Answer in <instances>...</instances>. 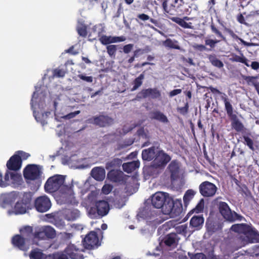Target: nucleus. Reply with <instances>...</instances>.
Returning <instances> with one entry per match:
<instances>
[{
  "instance_id": "nucleus-60",
  "label": "nucleus",
  "mask_w": 259,
  "mask_h": 259,
  "mask_svg": "<svg viewBox=\"0 0 259 259\" xmlns=\"http://www.w3.org/2000/svg\"><path fill=\"white\" fill-rule=\"evenodd\" d=\"M182 90L181 89H175L171 91H170L168 93V96L169 97L171 98L174 96H175L178 94H180L182 93Z\"/></svg>"
},
{
  "instance_id": "nucleus-56",
  "label": "nucleus",
  "mask_w": 259,
  "mask_h": 259,
  "mask_svg": "<svg viewBox=\"0 0 259 259\" xmlns=\"http://www.w3.org/2000/svg\"><path fill=\"white\" fill-rule=\"evenodd\" d=\"M134 45L132 44L125 45L123 48V51L125 54L129 53L133 49Z\"/></svg>"
},
{
  "instance_id": "nucleus-43",
  "label": "nucleus",
  "mask_w": 259,
  "mask_h": 259,
  "mask_svg": "<svg viewBox=\"0 0 259 259\" xmlns=\"http://www.w3.org/2000/svg\"><path fill=\"white\" fill-rule=\"evenodd\" d=\"M221 40L218 39H212L210 38H206L205 39V46H209L210 49L209 50L214 49L216 45L219 43Z\"/></svg>"
},
{
  "instance_id": "nucleus-2",
  "label": "nucleus",
  "mask_w": 259,
  "mask_h": 259,
  "mask_svg": "<svg viewBox=\"0 0 259 259\" xmlns=\"http://www.w3.org/2000/svg\"><path fill=\"white\" fill-rule=\"evenodd\" d=\"M231 230L236 233L243 234L244 236H240L244 245L249 243H259V233L251 226L246 224H237L233 225Z\"/></svg>"
},
{
  "instance_id": "nucleus-54",
  "label": "nucleus",
  "mask_w": 259,
  "mask_h": 259,
  "mask_svg": "<svg viewBox=\"0 0 259 259\" xmlns=\"http://www.w3.org/2000/svg\"><path fill=\"white\" fill-rule=\"evenodd\" d=\"M54 255H55V259H69L67 255L64 252V251L61 253L54 254Z\"/></svg>"
},
{
  "instance_id": "nucleus-20",
  "label": "nucleus",
  "mask_w": 259,
  "mask_h": 259,
  "mask_svg": "<svg viewBox=\"0 0 259 259\" xmlns=\"http://www.w3.org/2000/svg\"><path fill=\"white\" fill-rule=\"evenodd\" d=\"M91 175L95 180L102 181L105 178V170L101 166L95 167L92 169Z\"/></svg>"
},
{
  "instance_id": "nucleus-45",
  "label": "nucleus",
  "mask_w": 259,
  "mask_h": 259,
  "mask_svg": "<svg viewBox=\"0 0 259 259\" xmlns=\"http://www.w3.org/2000/svg\"><path fill=\"white\" fill-rule=\"evenodd\" d=\"M137 17L139 19L142 21H145L149 20L151 23L154 24L155 25H157L158 24V22L156 20L150 18V17L147 14L144 13L140 14L137 16Z\"/></svg>"
},
{
  "instance_id": "nucleus-33",
  "label": "nucleus",
  "mask_w": 259,
  "mask_h": 259,
  "mask_svg": "<svg viewBox=\"0 0 259 259\" xmlns=\"http://www.w3.org/2000/svg\"><path fill=\"white\" fill-rule=\"evenodd\" d=\"M121 159L116 158L106 163L105 167L107 169H111L112 168L119 167L122 164Z\"/></svg>"
},
{
  "instance_id": "nucleus-26",
  "label": "nucleus",
  "mask_w": 259,
  "mask_h": 259,
  "mask_svg": "<svg viewBox=\"0 0 259 259\" xmlns=\"http://www.w3.org/2000/svg\"><path fill=\"white\" fill-rule=\"evenodd\" d=\"M140 162L139 161H133L130 162L124 163L122 164V168L125 172L131 173L135 170L140 166Z\"/></svg>"
},
{
  "instance_id": "nucleus-29",
  "label": "nucleus",
  "mask_w": 259,
  "mask_h": 259,
  "mask_svg": "<svg viewBox=\"0 0 259 259\" xmlns=\"http://www.w3.org/2000/svg\"><path fill=\"white\" fill-rule=\"evenodd\" d=\"M204 223V218L202 215H194L193 216L190 222V225L195 228H199L200 226H202Z\"/></svg>"
},
{
  "instance_id": "nucleus-32",
  "label": "nucleus",
  "mask_w": 259,
  "mask_h": 259,
  "mask_svg": "<svg viewBox=\"0 0 259 259\" xmlns=\"http://www.w3.org/2000/svg\"><path fill=\"white\" fill-rule=\"evenodd\" d=\"M171 20L179 24L180 26L184 28H192V23H187L183 19L178 17H173L170 18Z\"/></svg>"
},
{
  "instance_id": "nucleus-9",
  "label": "nucleus",
  "mask_w": 259,
  "mask_h": 259,
  "mask_svg": "<svg viewBox=\"0 0 259 259\" xmlns=\"http://www.w3.org/2000/svg\"><path fill=\"white\" fill-rule=\"evenodd\" d=\"M84 247L88 249H92L100 245L99 238L95 231L90 232L82 240Z\"/></svg>"
},
{
  "instance_id": "nucleus-58",
  "label": "nucleus",
  "mask_w": 259,
  "mask_h": 259,
  "mask_svg": "<svg viewBox=\"0 0 259 259\" xmlns=\"http://www.w3.org/2000/svg\"><path fill=\"white\" fill-rule=\"evenodd\" d=\"M191 259H206V257L203 253H197L193 255Z\"/></svg>"
},
{
  "instance_id": "nucleus-41",
  "label": "nucleus",
  "mask_w": 259,
  "mask_h": 259,
  "mask_svg": "<svg viewBox=\"0 0 259 259\" xmlns=\"http://www.w3.org/2000/svg\"><path fill=\"white\" fill-rule=\"evenodd\" d=\"M43 254L42 252L36 249L31 251L29 257L30 259H42Z\"/></svg>"
},
{
  "instance_id": "nucleus-18",
  "label": "nucleus",
  "mask_w": 259,
  "mask_h": 259,
  "mask_svg": "<svg viewBox=\"0 0 259 259\" xmlns=\"http://www.w3.org/2000/svg\"><path fill=\"white\" fill-rule=\"evenodd\" d=\"M12 244L19 249L23 251H26L28 249L25 244L26 239L20 235H14L12 238Z\"/></svg>"
},
{
  "instance_id": "nucleus-36",
  "label": "nucleus",
  "mask_w": 259,
  "mask_h": 259,
  "mask_svg": "<svg viewBox=\"0 0 259 259\" xmlns=\"http://www.w3.org/2000/svg\"><path fill=\"white\" fill-rule=\"evenodd\" d=\"M144 76V73H142L138 77L135 79L133 81L134 85L132 88V91L136 90L142 84Z\"/></svg>"
},
{
  "instance_id": "nucleus-57",
  "label": "nucleus",
  "mask_w": 259,
  "mask_h": 259,
  "mask_svg": "<svg viewBox=\"0 0 259 259\" xmlns=\"http://www.w3.org/2000/svg\"><path fill=\"white\" fill-rule=\"evenodd\" d=\"M34 237L35 238L41 239H44L45 238H46V235L45 234V232L43 230L41 231L35 232Z\"/></svg>"
},
{
  "instance_id": "nucleus-40",
  "label": "nucleus",
  "mask_w": 259,
  "mask_h": 259,
  "mask_svg": "<svg viewBox=\"0 0 259 259\" xmlns=\"http://www.w3.org/2000/svg\"><path fill=\"white\" fill-rule=\"evenodd\" d=\"M195 193V192L191 189L188 190L183 197V201L185 204L189 203V201L193 198L194 196Z\"/></svg>"
},
{
  "instance_id": "nucleus-27",
  "label": "nucleus",
  "mask_w": 259,
  "mask_h": 259,
  "mask_svg": "<svg viewBox=\"0 0 259 259\" xmlns=\"http://www.w3.org/2000/svg\"><path fill=\"white\" fill-rule=\"evenodd\" d=\"M123 173L121 171L111 170L108 174V177L113 182H120L123 181Z\"/></svg>"
},
{
  "instance_id": "nucleus-44",
  "label": "nucleus",
  "mask_w": 259,
  "mask_h": 259,
  "mask_svg": "<svg viewBox=\"0 0 259 259\" xmlns=\"http://www.w3.org/2000/svg\"><path fill=\"white\" fill-rule=\"evenodd\" d=\"M151 51V49L149 46H146L144 49H138L134 51L133 56L135 58L138 57L140 55H142L144 53H148Z\"/></svg>"
},
{
  "instance_id": "nucleus-46",
  "label": "nucleus",
  "mask_w": 259,
  "mask_h": 259,
  "mask_svg": "<svg viewBox=\"0 0 259 259\" xmlns=\"http://www.w3.org/2000/svg\"><path fill=\"white\" fill-rule=\"evenodd\" d=\"M244 57H245L243 54H241V56H238L236 54H232L231 55V58H230V60L232 62L242 63L245 62V60H244Z\"/></svg>"
},
{
  "instance_id": "nucleus-6",
  "label": "nucleus",
  "mask_w": 259,
  "mask_h": 259,
  "mask_svg": "<svg viewBox=\"0 0 259 259\" xmlns=\"http://www.w3.org/2000/svg\"><path fill=\"white\" fill-rule=\"evenodd\" d=\"M170 160L171 157L163 150H158L155 158L151 163L150 168L153 169L163 168Z\"/></svg>"
},
{
  "instance_id": "nucleus-24",
  "label": "nucleus",
  "mask_w": 259,
  "mask_h": 259,
  "mask_svg": "<svg viewBox=\"0 0 259 259\" xmlns=\"http://www.w3.org/2000/svg\"><path fill=\"white\" fill-rule=\"evenodd\" d=\"M206 227L208 232L213 233L222 228V225L218 222L207 221Z\"/></svg>"
},
{
  "instance_id": "nucleus-28",
  "label": "nucleus",
  "mask_w": 259,
  "mask_h": 259,
  "mask_svg": "<svg viewBox=\"0 0 259 259\" xmlns=\"http://www.w3.org/2000/svg\"><path fill=\"white\" fill-rule=\"evenodd\" d=\"M172 205L170 208V212L173 213L175 215H179L182 211L181 200L172 201Z\"/></svg>"
},
{
  "instance_id": "nucleus-16",
  "label": "nucleus",
  "mask_w": 259,
  "mask_h": 259,
  "mask_svg": "<svg viewBox=\"0 0 259 259\" xmlns=\"http://www.w3.org/2000/svg\"><path fill=\"white\" fill-rule=\"evenodd\" d=\"M125 39L126 38L124 36H112L105 35H103L99 38L101 43L104 45H109L112 43L122 42L125 41Z\"/></svg>"
},
{
  "instance_id": "nucleus-25",
  "label": "nucleus",
  "mask_w": 259,
  "mask_h": 259,
  "mask_svg": "<svg viewBox=\"0 0 259 259\" xmlns=\"http://www.w3.org/2000/svg\"><path fill=\"white\" fill-rule=\"evenodd\" d=\"M250 136H251V134L250 132L247 133L246 135H243L242 137L244 140L243 143L245 145H246L250 150L254 151L258 148V146L255 145L253 139L250 138Z\"/></svg>"
},
{
  "instance_id": "nucleus-5",
  "label": "nucleus",
  "mask_w": 259,
  "mask_h": 259,
  "mask_svg": "<svg viewBox=\"0 0 259 259\" xmlns=\"http://www.w3.org/2000/svg\"><path fill=\"white\" fill-rule=\"evenodd\" d=\"M109 210V206L108 202L100 200L96 202L95 206L90 208L89 214L91 218L96 219L107 215Z\"/></svg>"
},
{
  "instance_id": "nucleus-55",
  "label": "nucleus",
  "mask_w": 259,
  "mask_h": 259,
  "mask_svg": "<svg viewBox=\"0 0 259 259\" xmlns=\"http://www.w3.org/2000/svg\"><path fill=\"white\" fill-rule=\"evenodd\" d=\"M112 187L110 185H105L102 187V192L105 194H108L112 191Z\"/></svg>"
},
{
  "instance_id": "nucleus-42",
  "label": "nucleus",
  "mask_w": 259,
  "mask_h": 259,
  "mask_svg": "<svg viewBox=\"0 0 259 259\" xmlns=\"http://www.w3.org/2000/svg\"><path fill=\"white\" fill-rule=\"evenodd\" d=\"M11 184H18L22 180L21 176L17 173L11 172Z\"/></svg>"
},
{
  "instance_id": "nucleus-64",
  "label": "nucleus",
  "mask_w": 259,
  "mask_h": 259,
  "mask_svg": "<svg viewBox=\"0 0 259 259\" xmlns=\"http://www.w3.org/2000/svg\"><path fill=\"white\" fill-rule=\"evenodd\" d=\"M250 66L253 69L257 70L259 68V63L256 61L252 62Z\"/></svg>"
},
{
  "instance_id": "nucleus-11",
  "label": "nucleus",
  "mask_w": 259,
  "mask_h": 259,
  "mask_svg": "<svg viewBox=\"0 0 259 259\" xmlns=\"http://www.w3.org/2000/svg\"><path fill=\"white\" fill-rule=\"evenodd\" d=\"M161 94L160 91L157 88H148L147 89H143L141 92H139L137 95V98L139 99H145L150 97L151 99H155L161 97Z\"/></svg>"
},
{
  "instance_id": "nucleus-13",
  "label": "nucleus",
  "mask_w": 259,
  "mask_h": 259,
  "mask_svg": "<svg viewBox=\"0 0 259 259\" xmlns=\"http://www.w3.org/2000/svg\"><path fill=\"white\" fill-rule=\"evenodd\" d=\"M22 162L21 156L14 154L7 161L6 166L8 170L16 171L21 168Z\"/></svg>"
},
{
  "instance_id": "nucleus-38",
  "label": "nucleus",
  "mask_w": 259,
  "mask_h": 259,
  "mask_svg": "<svg viewBox=\"0 0 259 259\" xmlns=\"http://www.w3.org/2000/svg\"><path fill=\"white\" fill-rule=\"evenodd\" d=\"M211 32L214 33L221 40L226 41V37L223 35L222 33L217 28L214 24L212 22L210 25Z\"/></svg>"
},
{
  "instance_id": "nucleus-48",
  "label": "nucleus",
  "mask_w": 259,
  "mask_h": 259,
  "mask_svg": "<svg viewBox=\"0 0 259 259\" xmlns=\"http://www.w3.org/2000/svg\"><path fill=\"white\" fill-rule=\"evenodd\" d=\"M66 74V71L63 69L56 68L53 71V75L56 77H63Z\"/></svg>"
},
{
  "instance_id": "nucleus-4",
  "label": "nucleus",
  "mask_w": 259,
  "mask_h": 259,
  "mask_svg": "<svg viewBox=\"0 0 259 259\" xmlns=\"http://www.w3.org/2000/svg\"><path fill=\"white\" fill-rule=\"evenodd\" d=\"M217 206L221 215L226 220L230 222H234L236 221H241L245 220L242 215L238 214L234 211H232L228 204L225 202H219Z\"/></svg>"
},
{
  "instance_id": "nucleus-37",
  "label": "nucleus",
  "mask_w": 259,
  "mask_h": 259,
  "mask_svg": "<svg viewBox=\"0 0 259 259\" xmlns=\"http://www.w3.org/2000/svg\"><path fill=\"white\" fill-rule=\"evenodd\" d=\"M106 49L109 56L111 58L114 59L117 50V45H109L106 47Z\"/></svg>"
},
{
  "instance_id": "nucleus-23",
  "label": "nucleus",
  "mask_w": 259,
  "mask_h": 259,
  "mask_svg": "<svg viewBox=\"0 0 259 259\" xmlns=\"http://www.w3.org/2000/svg\"><path fill=\"white\" fill-rule=\"evenodd\" d=\"M150 118L151 119L158 120L163 123H167L169 122L166 116L158 110L151 112Z\"/></svg>"
},
{
  "instance_id": "nucleus-10",
  "label": "nucleus",
  "mask_w": 259,
  "mask_h": 259,
  "mask_svg": "<svg viewBox=\"0 0 259 259\" xmlns=\"http://www.w3.org/2000/svg\"><path fill=\"white\" fill-rule=\"evenodd\" d=\"M199 189L202 196L204 197H210L215 194L218 188L215 184L206 181L200 184Z\"/></svg>"
},
{
  "instance_id": "nucleus-14",
  "label": "nucleus",
  "mask_w": 259,
  "mask_h": 259,
  "mask_svg": "<svg viewBox=\"0 0 259 259\" xmlns=\"http://www.w3.org/2000/svg\"><path fill=\"white\" fill-rule=\"evenodd\" d=\"M93 123L100 127L108 126L114 123L113 119L107 115H101L93 117Z\"/></svg>"
},
{
  "instance_id": "nucleus-21",
  "label": "nucleus",
  "mask_w": 259,
  "mask_h": 259,
  "mask_svg": "<svg viewBox=\"0 0 259 259\" xmlns=\"http://www.w3.org/2000/svg\"><path fill=\"white\" fill-rule=\"evenodd\" d=\"M156 152L157 151L154 146L143 150L142 153L143 160L148 161L153 160L156 155Z\"/></svg>"
},
{
  "instance_id": "nucleus-15",
  "label": "nucleus",
  "mask_w": 259,
  "mask_h": 259,
  "mask_svg": "<svg viewBox=\"0 0 259 259\" xmlns=\"http://www.w3.org/2000/svg\"><path fill=\"white\" fill-rule=\"evenodd\" d=\"M167 170L170 174L171 181L177 180L179 177L180 164L178 160H172L167 167Z\"/></svg>"
},
{
  "instance_id": "nucleus-51",
  "label": "nucleus",
  "mask_w": 259,
  "mask_h": 259,
  "mask_svg": "<svg viewBox=\"0 0 259 259\" xmlns=\"http://www.w3.org/2000/svg\"><path fill=\"white\" fill-rule=\"evenodd\" d=\"M257 78V76H243V79L246 81L248 85H253L254 83L257 81L256 80Z\"/></svg>"
},
{
  "instance_id": "nucleus-53",
  "label": "nucleus",
  "mask_w": 259,
  "mask_h": 259,
  "mask_svg": "<svg viewBox=\"0 0 259 259\" xmlns=\"http://www.w3.org/2000/svg\"><path fill=\"white\" fill-rule=\"evenodd\" d=\"M193 49L195 51H200V52H203L204 51L208 50L207 48L206 47L205 45H199L195 44L193 46Z\"/></svg>"
},
{
  "instance_id": "nucleus-39",
  "label": "nucleus",
  "mask_w": 259,
  "mask_h": 259,
  "mask_svg": "<svg viewBox=\"0 0 259 259\" xmlns=\"http://www.w3.org/2000/svg\"><path fill=\"white\" fill-rule=\"evenodd\" d=\"M79 211L78 210H73L66 214V219L68 221H74L79 217Z\"/></svg>"
},
{
  "instance_id": "nucleus-30",
  "label": "nucleus",
  "mask_w": 259,
  "mask_h": 259,
  "mask_svg": "<svg viewBox=\"0 0 259 259\" xmlns=\"http://www.w3.org/2000/svg\"><path fill=\"white\" fill-rule=\"evenodd\" d=\"M179 42L176 40H172L170 38H167L163 41V45L166 48L181 50V47L179 45Z\"/></svg>"
},
{
  "instance_id": "nucleus-61",
  "label": "nucleus",
  "mask_w": 259,
  "mask_h": 259,
  "mask_svg": "<svg viewBox=\"0 0 259 259\" xmlns=\"http://www.w3.org/2000/svg\"><path fill=\"white\" fill-rule=\"evenodd\" d=\"M55 225L57 228L59 229H62L65 226V223L63 221H62L61 220L56 221Z\"/></svg>"
},
{
  "instance_id": "nucleus-7",
  "label": "nucleus",
  "mask_w": 259,
  "mask_h": 259,
  "mask_svg": "<svg viewBox=\"0 0 259 259\" xmlns=\"http://www.w3.org/2000/svg\"><path fill=\"white\" fill-rule=\"evenodd\" d=\"M41 171L38 165L28 164L23 170V176L25 180L37 181L40 179Z\"/></svg>"
},
{
  "instance_id": "nucleus-49",
  "label": "nucleus",
  "mask_w": 259,
  "mask_h": 259,
  "mask_svg": "<svg viewBox=\"0 0 259 259\" xmlns=\"http://www.w3.org/2000/svg\"><path fill=\"white\" fill-rule=\"evenodd\" d=\"M78 34L82 37H85L87 35V28L84 25H81L77 27Z\"/></svg>"
},
{
  "instance_id": "nucleus-62",
  "label": "nucleus",
  "mask_w": 259,
  "mask_h": 259,
  "mask_svg": "<svg viewBox=\"0 0 259 259\" xmlns=\"http://www.w3.org/2000/svg\"><path fill=\"white\" fill-rule=\"evenodd\" d=\"M147 65H154V64L153 63H151V62H143L142 64H137L136 65H135V67L139 68V67L145 66Z\"/></svg>"
},
{
  "instance_id": "nucleus-1",
  "label": "nucleus",
  "mask_w": 259,
  "mask_h": 259,
  "mask_svg": "<svg viewBox=\"0 0 259 259\" xmlns=\"http://www.w3.org/2000/svg\"><path fill=\"white\" fill-rule=\"evenodd\" d=\"M65 176L61 175H55L50 177L44 186L45 191L53 193L58 191L63 195L71 196L73 194V185L65 184Z\"/></svg>"
},
{
  "instance_id": "nucleus-17",
  "label": "nucleus",
  "mask_w": 259,
  "mask_h": 259,
  "mask_svg": "<svg viewBox=\"0 0 259 259\" xmlns=\"http://www.w3.org/2000/svg\"><path fill=\"white\" fill-rule=\"evenodd\" d=\"M12 195H13V198H19L21 199L20 201L27 205L28 207L31 204L32 193L30 192H24L23 193L14 192L12 193Z\"/></svg>"
},
{
  "instance_id": "nucleus-52",
  "label": "nucleus",
  "mask_w": 259,
  "mask_h": 259,
  "mask_svg": "<svg viewBox=\"0 0 259 259\" xmlns=\"http://www.w3.org/2000/svg\"><path fill=\"white\" fill-rule=\"evenodd\" d=\"M189 110V104L188 102H186L185 104V106L182 107H178L177 111L182 115H186L188 112Z\"/></svg>"
},
{
  "instance_id": "nucleus-34",
  "label": "nucleus",
  "mask_w": 259,
  "mask_h": 259,
  "mask_svg": "<svg viewBox=\"0 0 259 259\" xmlns=\"http://www.w3.org/2000/svg\"><path fill=\"white\" fill-rule=\"evenodd\" d=\"M43 230L45 232L46 238L53 239L56 237V231L52 227L50 226H45L43 228Z\"/></svg>"
},
{
  "instance_id": "nucleus-22",
  "label": "nucleus",
  "mask_w": 259,
  "mask_h": 259,
  "mask_svg": "<svg viewBox=\"0 0 259 259\" xmlns=\"http://www.w3.org/2000/svg\"><path fill=\"white\" fill-rule=\"evenodd\" d=\"M178 240L177 234L171 233L166 235L164 237L163 239V242L166 246L169 247H175L178 244Z\"/></svg>"
},
{
  "instance_id": "nucleus-31",
  "label": "nucleus",
  "mask_w": 259,
  "mask_h": 259,
  "mask_svg": "<svg viewBox=\"0 0 259 259\" xmlns=\"http://www.w3.org/2000/svg\"><path fill=\"white\" fill-rule=\"evenodd\" d=\"M207 58L208 59L211 65H213V66L219 68H221L223 67L224 64L223 62L219 60L215 55H209L207 56Z\"/></svg>"
},
{
  "instance_id": "nucleus-35",
  "label": "nucleus",
  "mask_w": 259,
  "mask_h": 259,
  "mask_svg": "<svg viewBox=\"0 0 259 259\" xmlns=\"http://www.w3.org/2000/svg\"><path fill=\"white\" fill-rule=\"evenodd\" d=\"M28 207L27 205L19 200L15 204V210L17 213L23 214L26 212Z\"/></svg>"
},
{
  "instance_id": "nucleus-8",
  "label": "nucleus",
  "mask_w": 259,
  "mask_h": 259,
  "mask_svg": "<svg viewBox=\"0 0 259 259\" xmlns=\"http://www.w3.org/2000/svg\"><path fill=\"white\" fill-rule=\"evenodd\" d=\"M50 199L46 195L37 197L34 200V206L39 212L48 211L51 207Z\"/></svg>"
},
{
  "instance_id": "nucleus-19",
  "label": "nucleus",
  "mask_w": 259,
  "mask_h": 259,
  "mask_svg": "<svg viewBox=\"0 0 259 259\" xmlns=\"http://www.w3.org/2000/svg\"><path fill=\"white\" fill-rule=\"evenodd\" d=\"M78 250L74 244H70L64 249V252L71 259H83V255L78 253Z\"/></svg>"
},
{
  "instance_id": "nucleus-3",
  "label": "nucleus",
  "mask_w": 259,
  "mask_h": 259,
  "mask_svg": "<svg viewBox=\"0 0 259 259\" xmlns=\"http://www.w3.org/2000/svg\"><path fill=\"white\" fill-rule=\"evenodd\" d=\"M225 108L227 114L230 119L231 126L236 132L243 134L246 130L243 124L238 119L237 115L233 113V108L229 101L224 98Z\"/></svg>"
},
{
  "instance_id": "nucleus-50",
  "label": "nucleus",
  "mask_w": 259,
  "mask_h": 259,
  "mask_svg": "<svg viewBox=\"0 0 259 259\" xmlns=\"http://www.w3.org/2000/svg\"><path fill=\"white\" fill-rule=\"evenodd\" d=\"M8 169L5 173L4 176V180L2 179V183L4 185H3V187H6L11 184V178L10 179L9 176H10L11 172L9 171Z\"/></svg>"
},
{
  "instance_id": "nucleus-47",
  "label": "nucleus",
  "mask_w": 259,
  "mask_h": 259,
  "mask_svg": "<svg viewBox=\"0 0 259 259\" xmlns=\"http://www.w3.org/2000/svg\"><path fill=\"white\" fill-rule=\"evenodd\" d=\"M207 89L208 90H209L211 91V92L213 94L221 95H222L221 98L224 102V99L225 97L226 98L227 101H229V100H228V98L227 95L225 93H223L221 92V91H220L217 89L214 88L212 87V86H210V87H208Z\"/></svg>"
},
{
  "instance_id": "nucleus-12",
  "label": "nucleus",
  "mask_w": 259,
  "mask_h": 259,
  "mask_svg": "<svg viewBox=\"0 0 259 259\" xmlns=\"http://www.w3.org/2000/svg\"><path fill=\"white\" fill-rule=\"evenodd\" d=\"M167 193L158 192L153 194L151 198V204L156 208H161L167 200Z\"/></svg>"
},
{
  "instance_id": "nucleus-59",
  "label": "nucleus",
  "mask_w": 259,
  "mask_h": 259,
  "mask_svg": "<svg viewBox=\"0 0 259 259\" xmlns=\"http://www.w3.org/2000/svg\"><path fill=\"white\" fill-rule=\"evenodd\" d=\"M78 76L80 79L84 80L88 82H92L93 81L92 76H86L83 74H79L78 75Z\"/></svg>"
},
{
  "instance_id": "nucleus-63",
  "label": "nucleus",
  "mask_w": 259,
  "mask_h": 259,
  "mask_svg": "<svg viewBox=\"0 0 259 259\" xmlns=\"http://www.w3.org/2000/svg\"><path fill=\"white\" fill-rule=\"evenodd\" d=\"M237 21L241 24H246L244 16L240 14L237 16Z\"/></svg>"
}]
</instances>
